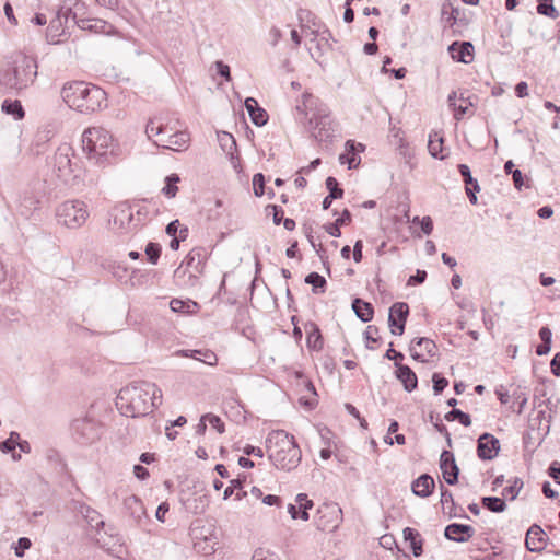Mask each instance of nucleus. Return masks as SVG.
Wrapping results in <instances>:
<instances>
[{
	"label": "nucleus",
	"mask_w": 560,
	"mask_h": 560,
	"mask_svg": "<svg viewBox=\"0 0 560 560\" xmlns=\"http://www.w3.org/2000/svg\"><path fill=\"white\" fill-rule=\"evenodd\" d=\"M162 402V390L150 382H133L121 388L116 397V407L126 417H142L151 413Z\"/></svg>",
	"instance_id": "nucleus-1"
},
{
	"label": "nucleus",
	"mask_w": 560,
	"mask_h": 560,
	"mask_svg": "<svg viewBox=\"0 0 560 560\" xmlns=\"http://www.w3.org/2000/svg\"><path fill=\"white\" fill-rule=\"evenodd\" d=\"M61 97L70 108L82 114H91L107 106L106 92L83 81L66 83L61 89Z\"/></svg>",
	"instance_id": "nucleus-2"
},
{
	"label": "nucleus",
	"mask_w": 560,
	"mask_h": 560,
	"mask_svg": "<svg viewBox=\"0 0 560 560\" xmlns=\"http://www.w3.org/2000/svg\"><path fill=\"white\" fill-rule=\"evenodd\" d=\"M269 460L276 468L290 471L298 467L302 453L293 435L284 430H273L266 439Z\"/></svg>",
	"instance_id": "nucleus-3"
},
{
	"label": "nucleus",
	"mask_w": 560,
	"mask_h": 560,
	"mask_svg": "<svg viewBox=\"0 0 560 560\" xmlns=\"http://www.w3.org/2000/svg\"><path fill=\"white\" fill-rule=\"evenodd\" d=\"M82 148L89 160L96 164H104L107 161L108 153L114 151V140L106 129L91 127L84 130L82 135Z\"/></svg>",
	"instance_id": "nucleus-4"
},
{
	"label": "nucleus",
	"mask_w": 560,
	"mask_h": 560,
	"mask_svg": "<svg viewBox=\"0 0 560 560\" xmlns=\"http://www.w3.org/2000/svg\"><path fill=\"white\" fill-rule=\"evenodd\" d=\"M37 77V62L35 58L24 54L12 56L11 67L5 72L7 84L16 91L32 85Z\"/></svg>",
	"instance_id": "nucleus-5"
},
{
	"label": "nucleus",
	"mask_w": 560,
	"mask_h": 560,
	"mask_svg": "<svg viewBox=\"0 0 560 560\" xmlns=\"http://www.w3.org/2000/svg\"><path fill=\"white\" fill-rule=\"evenodd\" d=\"M78 159L74 155L73 148L68 143L60 144L51 159L52 173L63 183L73 184L78 175L75 174Z\"/></svg>",
	"instance_id": "nucleus-6"
},
{
	"label": "nucleus",
	"mask_w": 560,
	"mask_h": 560,
	"mask_svg": "<svg viewBox=\"0 0 560 560\" xmlns=\"http://www.w3.org/2000/svg\"><path fill=\"white\" fill-rule=\"evenodd\" d=\"M84 517L88 524L92 528L96 529V541L103 548H106L108 551H114L117 546H122L121 537L118 535L116 529L113 526H106L97 511L86 508Z\"/></svg>",
	"instance_id": "nucleus-7"
},
{
	"label": "nucleus",
	"mask_w": 560,
	"mask_h": 560,
	"mask_svg": "<svg viewBox=\"0 0 560 560\" xmlns=\"http://www.w3.org/2000/svg\"><path fill=\"white\" fill-rule=\"evenodd\" d=\"M58 223L69 228L82 226L89 218L86 205L81 200H67L56 210Z\"/></svg>",
	"instance_id": "nucleus-8"
},
{
	"label": "nucleus",
	"mask_w": 560,
	"mask_h": 560,
	"mask_svg": "<svg viewBox=\"0 0 560 560\" xmlns=\"http://www.w3.org/2000/svg\"><path fill=\"white\" fill-rule=\"evenodd\" d=\"M310 129L314 130L313 136L317 141H330L337 129L325 108H318L308 120Z\"/></svg>",
	"instance_id": "nucleus-9"
},
{
	"label": "nucleus",
	"mask_w": 560,
	"mask_h": 560,
	"mask_svg": "<svg viewBox=\"0 0 560 560\" xmlns=\"http://www.w3.org/2000/svg\"><path fill=\"white\" fill-rule=\"evenodd\" d=\"M72 434L80 444H92L101 438V425L92 418L75 419L72 422Z\"/></svg>",
	"instance_id": "nucleus-10"
},
{
	"label": "nucleus",
	"mask_w": 560,
	"mask_h": 560,
	"mask_svg": "<svg viewBox=\"0 0 560 560\" xmlns=\"http://www.w3.org/2000/svg\"><path fill=\"white\" fill-rule=\"evenodd\" d=\"M180 128L178 119H173L168 115L159 114L150 118L145 126L148 139L152 140L155 136H168Z\"/></svg>",
	"instance_id": "nucleus-11"
},
{
	"label": "nucleus",
	"mask_w": 560,
	"mask_h": 560,
	"mask_svg": "<svg viewBox=\"0 0 560 560\" xmlns=\"http://www.w3.org/2000/svg\"><path fill=\"white\" fill-rule=\"evenodd\" d=\"M409 315V306L405 302H396L389 308L388 325L393 335L401 336Z\"/></svg>",
	"instance_id": "nucleus-12"
},
{
	"label": "nucleus",
	"mask_w": 560,
	"mask_h": 560,
	"mask_svg": "<svg viewBox=\"0 0 560 560\" xmlns=\"http://www.w3.org/2000/svg\"><path fill=\"white\" fill-rule=\"evenodd\" d=\"M500 451V442L490 433H482L477 441V455L482 460L493 459Z\"/></svg>",
	"instance_id": "nucleus-13"
},
{
	"label": "nucleus",
	"mask_w": 560,
	"mask_h": 560,
	"mask_svg": "<svg viewBox=\"0 0 560 560\" xmlns=\"http://www.w3.org/2000/svg\"><path fill=\"white\" fill-rule=\"evenodd\" d=\"M440 469L447 485H456L458 482L459 468L455 462L454 454L444 450L440 456Z\"/></svg>",
	"instance_id": "nucleus-14"
},
{
	"label": "nucleus",
	"mask_w": 560,
	"mask_h": 560,
	"mask_svg": "<svg viewBox=\"0 0 560 560\" xmlns=\"http://www.w3.org/2000/svg\"><path fill=\"white\" fill-rule=\"evenodd\" d=\"M474 534L475 529L472 526L459 523L448 524L444 529L445 538L456 542L468 541Z\"/></svg>",
	"instance_id": "nucleus-15"
},
{
	"label": "nucleus",
	"mask_w": 560,
	"mask_h": 560,
	"mask_svg": "<svg viewBox=\"0 0 560 560\" xmlns=\"http://www.w3.org/2000/svg\"><path fill=\"white\" fill-rule=\"evenodd\" d=\"M448 51L457 62L470 63L474 59V45L470 42H454L448 46Z\"/></svg>",
	"instance_id": "nucleus-16"
},
{
	"label": "nucleus",
	"mask_w": 560,
	"mask_h": 560,
	"mask_svg": "<svg viewBox=\"0 0 560 560\" xmlns=\"http://www.w3.org/2000/svg\"><path fill=\"white\" fill-rule=\"evenodd\" d=\"M79 7L84 8V2L81 0H66L58 9L56 16L61 19L68 25L72 21L75 25V20H80Z\"/></svg>",
	"instance_id": "nucleus-17"
},
{
	"label": "nucleus",
	"mask_w": 560,
	"mask_h": 560,
	"mask_svg": "<svg viewBox=\"0 0 560 560\" xmlns=\"http://www.w3.org/2000/svg\"><path fill=\"white\" fill-rule=\"evenodd\" d=\"M395 366V375L401 382L404 389L408 393L413 392L418 386V377L416 373L411 370L410 366L399 362H396Z\"/></svg>",
	"instance_id": "nucleus-18"
},
{
	"label": "nucleus",
	"mask_w": 560,
	"mask_h": 560,
	"mask_svg": "<svg viewBox=\"0 0 560 560\" xmlns=\"http://www.w3.org/2000/svg\"><path fill=\"white\" fill-rule=\"evenodd\" d=\"M126 513L137 523L141 524L147 518V512L142 501L137 495H129L124 500Z\"/></svg>",
	"instance_id": "nucleus-19"
},
{
	"label": "nucleus",
	"mask_w": 560,
	"mask_h": 560,
	"mask_svg": "<svg viewBox=\"0 0 560 560\" xmlns=\"http://www.w3.org/2000/svg\"><path fill=\"white\" fill-rule=\"evenodd\" d=\"M545 532L536 524L532 525L526 534V548L532 552H537L544 549Z\"/></svg>",
	"instance_id": "nucleus-20"
},
{
	"label": "nucleus",
	"mask_w": 560,
	"mask_h": 560,
	"mask_svg": "<svg viewBox=\"0 0 560 560\" xmlns=\"http://www.w3.org/2000/svg\"><path fill=\"white\" fill-rule=\"evenodd\" d=\"M75 25L83 30L96 34H108L112 30V25L102 19H84L75 20Z\"/></svg>",
	"instance_id": "nucleus-21"
},
{
	"label": "nucleus",
	"mask_w": 560,
	"mask_h": 560,
	"mask_svg": "<svg viewBox=\"0 0 560 560\" xmlns=\"http://www.w3.org/2000/svg\"><path fill=\"white\" fill-rule=\"evenodd\" d=\"M167 144H162L163 149L173 151L186 150L190 142V135L186 130H176L174 133L167 136Z\"/></svg>",
	"instance_id": "nucleus-22"
},
{
	"label": "nucleus",
	"mask_w": 560,
	"mask_h": 560,
	"mask_svg": "<svg viewBox=\"0 0 560 560\" xmlns=\"http://www.w3.org/2000/svg\"><path fill=\"white\" fill-rule=\"evenodd\" d=\"M434 486V479L429 474H422L412 482L411 490L417 497L428 498L432 494Z\"/></svg>",
	"instance_id": "nucleus-23"
},
{
	"label": "nucleus",
	"mask_w": 560,
	"mask_h": 560,
	"mask_svg": "<svg viewBox=\"0 0 560 560\" xmlns=\"http://www.w3.org/2000/svg\"><path fill=\"white\" fill-rule=\"evenodd\" d=\"M244 104L254 125L262 127L267 124L268 114L262 107L258 105L255 98L247 97Z\"/></svg>",
	"instance_id": "nucleus-24"
},
{
	"label": "nucleus",
	"mask_w": 560,
	"mask_h": 560,
	"mask_svg": "<svg viewBox=\"0 0 560 560\" xmlns=\"http://www.w3.org/2000/svg\"><path fill=\"white\" fill-rule=\"evenodd\" d=\"M306 331V345L308 349L319 351L323 349L324 341L320 329L314 322H307L304 326Z\"/></svg>",
	"instance_id": "nucleus-25"
},
{
	"label": "nucleus",
	"mask_w": 560,
	"mask_h": 560,
	"mask_svg": "<svg viewBox=\"0 0 560 560\" xmlns=\"http://www.w3.org/2000/svg\"><path fill=\"white\" fill-rule=\"evenodd\" d=\"M364 145L362 143H357L354 140H348L346 142V150L351 153L349 154H340L339 162L341 164H348L349 170L355 168L360 163V159H357L355 153L364 151Z\"/></svg>",
	"instance_id": "nucleus-26"
},
{
	"label": "nucleus",
	"mask_w": 560,
	"mask_h": 560,
	"mask_svg": "<svg viewBox=\"0 0 560 560\" xmlns=\"http://www.w3.org/2000/svg\"><path fill=\"white\" fill-rule=\"evenodd\" d=\"M352 310L357 317L363 323H369L373 319L374 308L373 305L360 298H355L352 301Z\"/></svg>",
	"instance_id": "nucleus-27"
},
{
	"label": "nucleus",
	"mask_w": 560,
	"mask_h": 560,
	"mask_svg": "<svg viewBox=\"0 0 560 560\" xmlns=\"http://www.w3.org/2000/svg\"><path fill=\"white\" fill-rule=\"evenodd\" d=\"M404 539L409 542V547L415 557H420L423 552V540L420 533L411 527H406L402 532Z\"/></svg>",
	"instance_id": "nucleus-28"
},
{
	"label": "nucleus",
	"mask_w": 560,
	"mask_h": 560,
	"mask_svg": "<svg viewBox=\"0 0 560 560\" xmlns=\"http://www.w3.org/2000/svg\"><path fill=\"white\" fill-rule=\"evenodd\" d=\"M67 28L68 25L65 24L61 19L56 16L50 21L47 27V40L51 44H58L60 42L59 38L66 34Z\"/></svg>",
	"instance_id": "nucleus-29"
},
{
	"label": "nucleus",
	"mask_w": 560,
	"mask_h": 560,
	"mask_svg": "<svg viewBox=\"0 0 560 560\" xmlns=\"http://www.w3.org/2000/svg\"><path fill=\"white\" fill-rule=\"evenodd\" d=\"M1 109L4 114L12 116L15 120H21L25 116V110L19 100H4L2 102Z\"/></svg>",
	"instance_id": "nucleus-30"
},
{
	"label": "nucleus",
	"mask_w": 560,
	"mask_h": 560,
	"mask_svg": "<svg viewBox=\"0 0 560 560\" xmlns=\"http://www.w3.org/2000/svg\"><path fill=\"white\" fill-rule=\"evenodd\" d=\"M298 16L301 23H303V25L313 28L314 35H317L319 33L323 23L313 12L306 9H300L298 12Z\"/></svg>",
	"instance_id": "nucleus-31"
},
{
	"label": "nucleus",
	"mask_w": 560,
	"mask_h": 560,
	"mask_svg": "<svg viewBox=\"0 0 560 560\" xmlns=\"http://www.w3.org/2000/svg\"><path fill=\"white\" fill-rule=\"evenodd\" d=\"M443 142V137L439 132L434 131L430 133L428 149L433 158L444 160L445 156L442 155Z\"/></svg>",
	"instance_id": "nucleus-32"
},
{
	"label": "nucleus",
	"mask_w": 560,
	"mask_h": 560,
	"mask_svg": "<svg viewBox=\"0 0 560 560\" xmlns=\"http://www.w3.org/2000/svg\"><path fill=\"white\" fill-rule=\"evenodd\" d=\"M482 506L493 513H502L506 509V503L499 497H483L481 499Z\"/></svg>",
	"instance_id": "nucleus-33"
},
{
	"label": "nucleus",
	"mask_w": 560,
	"mask_h": 560,
	"mask_svg": "<svg viewBox=\"0 0 560 560\" xmlns=\"http://www.w3.org/2000/svg\"><path fill=\"white\" fill-rule=\"evenodd\" d=\"M295 502L298 503V512L300 513V518L307 521L310 518L308 510L314 506L313 501L307 498V494L299 493L295 498Z\"/></svg>",
	"instance_id": "nucleus-34"
},
{
	"label": "nucleus",
	"mask_w": 560,
	"mask_h": 560,
	"mask_svg": "<svg viewBox=\"0 0 560 560\" xmlns=\"http://www.w3.org/2000/svg\"><path fill=\"white\" fill-rule=\"evenodd\" d=\"M198 259H197V264L194 266V262H195V255L192 253H189L186 258L184 259L183 264L175 270L174 272V278L175 279H179L182 278L183 276H185L186 273V269H183V266L186 265V268H190V267H194V269L196 271H201L200 267H201V260H200V255L198 254Z\"/></svg>",
	"instance_id": "nucleus-35"
},
{
	"label": "nucleus",
	"mask_w": 560,
	"mask_h": 560,
	"mask_svg": "<svg viewBox=\"0 0 560 560\" xmlns=\"http://www.w3.org/2000/svg\"><path fill=\"white\" fill-rule=\"evenodd\" d=\"M170 307L175 313H192L198 307V304L191 300L173 299L170 302Z\"/></svg>",
	"instance_id": "nucleus-36"
},
{
	"label": "nucleus",
	"mask_w": 560,
	"mask_h": 560,
	"mask_svg": "<svg viewBox=\"0 0 560 560\" xmlns=\"http://www.w3.org/2000/svg\"><path fill=\"white\" fill-rule=\"evenodd\" d=\"M218 141L224 152L228 154H233L234 150H236V141L234 137L226 132L222 131L218 133Z\"/></svg>",
	"instance_id": "nucleus-37"
},
{
	"label": "nucleus",
	"mask_w": 560,
	"mask_h": 560,
	"mask_svg": "<svg viewBox=\"0 0 560 560\" xmlns=\"http://www.w3.org/2000/svg\"><path fill=\"white\" fill-rule=\"evenodd\" d=\"M180 180L179 176L175 173L165 177V186L162 189V192L167 198H174L178 191L177 183Z\"/></svg>",
	"instance_id": "nucleus-38"
},
{
	"label": "nucleus",
	"mask_w": 560,
	"mask_h": 560,
	"mask_svg": "<svg viewBox=\"0 0 560 560\" xmlns=\"http://www.w3.org/2000/svg\"><path fill=\"white\" fill-rule=\"evenodd\" d=\"M537 12L540 15H545L550 19H557L559 16L558 10L553 5V0H537Z\"/></svg>",
	"instance_id": "nucleus-39"
},
{
	"label": "nucleus",
	"mask_w": 560,
	"mask_h": 560,
	"mask_svg": "<svg viewBox=\"0 0 560 560\" xmlns=\"http://www.w3.org/2000/svg\"><path fill=\"white\" fill-rule=\"evenodd\" d=\"M304 281H305V283L311 284L313 287V292L314 293H317L318 290H319V292H324L325 291L326 280L318 272H315V271L310 272L305 277Z\"/></svg>",
	"instance_id": "nucleus-40"
},
{
	"label": "nucleus",
	"mask_w": 560,
	"mask_h": 560,
	"mask_svg": "<svg viewBox=\"0 0 560 560\" xmlns=\"http://www.w3.org/2000/svg\"><path fill=\"white\" fill-rule=\"evenodd\" d=\"M412 343H415V346L420 347L421 350L424 351L430 357H434L438 353V347H436L435 342L429 338H425V337L415 338L412 340Z\"/></svg>",
	"instance_id": "nucleus-41"
},
{
	"label": "nucleus",
	"mask_w": 560,
	"mask_h": 560,
	"mask_svg": "<svg viewBox=\"0 0 560 560\" xmlns=\"http://www.w3.org/2000/svg\"><path fill=\"white\" fill-rule=\"evenodd\" d=\"M445 419L447 421L458 420L459 423L464 427H469L471 424L470 416L457 408H453L451 411H448L445 415Z\"/></svg>",
	"instance_id": "nucleus-42"
},
{
	"label": "nucleus",
	"mask_w": 560,
	"mask_h": 560,
	"mask_svg": "<svg viewBox=\"0 0 560 560\" xmlns=\"http://www.w3.org/2000/svg\"><path fill=\"white\" fill-rule=\"evenodd\" d=\"M441 15H442V20L446 24H448L450 26H453L458 19L459 10L457 8H453L451 4H448V5L444 4L442 7Z\"/></svg>",
	"instance_id": "nucleus-43"
},
{
	"label": "nucleus",
	"mask_w": 560,
	"mask_h": 560,
	"mask_svg": "<svg viewBox=\"0 0 560 560\" xmlns=\"http://www.w3.org/2000/svg\"><path fill=\"white\" fill-rule=\"evenodd\" d=\"M325 185L329 191V194H328L329 198H337V199L342 198L343 189L339 187V183L335 177H332V176L327 177Z\"/></svg>",
	"instance_id": "nucleus-44"
},
{
	"label": "nucleus",
	"mask_w": 560,
	"mask_h": 560,
	"mask_svg": "<svg viewBox=\"0 0 560 560\" xmlns=\"http://www.w3.org/2000/svg\"><path fill=\"white\" fill-rule=\"evenodd\" d=\"M523 488V481L522 479L515 477L513 480V483L505 487L502 491L503 497H509L510 500L516 499L518 495L520 490Z\"/></svg>",
	"instance_id": "nucleus-45"
},
{
	"label": "nucleus",
	"mask_w": 560,
	"mask_h": 560,
	"mask_svg": "<svg viewBox=\"0 0 560 560\" xmlns=\"http://www.w3.org/2000/svg\"><path fill=\"white\" fill-rule=\"evenodd\" d=\"M145 255L148 256V260L155 265L161 256V246L158 243L150 242L145 246Z\"/></svg>",
	"instance_id": "nucleus-46"
},
{
	"label": "nucleus",
	"mask_w": 560,
	"mask_h": 560,
	"mask_svg": "<svg viewBox=\"0 0 560 560\" xmlns=\"http://www.w3.org/2000/svg\"><path fill=\"white\" fill-rule=\"evenodd\" d=\"M459 174L463 177V180L465 183V187L479 185L478 180L472 177L470 168L466 164H458L457 166Z\"/></svg>",
	"instance_id": "nucleus-47"
},
{
	"label": "nucleus",
	"mask_w": 560,
	"mask_h": 560,
	"mask_svg": "<svg viewBox=\"0 0 560 560\" xmlns=\"http://www.w3.org/2000/svg\"><path fill=\"white\" fill-rule=\"evenodd\" d=\"M245 480H246V476H244V475L240 476L236 479L231 480L230 486L228 488H225V490L223 492V499L228 500L234 493L235 489L242 490Z\"/></svg>",
	"instance_id": "nucleus-48"
},
{
	"label": "nucleus",
	"mask_w": 560,
	"mask_h": 560,
	"mask_svg": "<svg viewBox=\"0 0 560 560\" xmlns=\"http://www.w3.org/2000/svg\"><path fill=\"white\" fill-rule=\"evenodd\" d=\"M32 547V541L27 537H21L18 539V541L14 544V553L16 557L22 558L24 557V553L26 550H28Z\"/></svg>",
	"instance_id": "nucleus-49"
},
{
	"label": "nucleus",
	"mask_w": 560,
	"mask_h": 560,
	"mask_svg": "<svg viewBox=\"0 0 560 560\" xmlns=\"http://www.w3.org/2000/svg\"><path fill=\"white\" fill-rule=\"evenodd\" d=\"M265 176L261 173H257L253 177L254 194L257 197H261L265 194Z\"/></svg>",
	"instance_id": "nucleus-50"
},
{
	"label": "nucleus",
	"mask_w": 560,
	"mask_h": 560,
	"mask_svg": "<svg viewBox=\"0 0 560 560\" xmlns=\"http://www.w3.org/2000/svg\"><path fill=\"white\" fill-rule=\"evenodd\" d=\"M203 420H207L209 424L215 429L219 433H223L225 430L224 423L221 420L219 416H215L213 413H206L203 415Z\"/></svg>",
	"instance_id": "nucleus-51"
},
{
	"label": "nucleus",
	"mask_w": 560,
	"mask_h": 560,
	"mask_svg": "<svg viewBox=\"0 0 560 560\" xmlns=\"http://www.w3.org/2000/svg\"><path fill=\"white\" fill-rule=\"evenodd\" d=\"M432 382H433V392L435 395L441 394L444 388L448 385V381L443 377L440 373H434L432 375Z\"/></svg>",
	"instance_id": "nucleus-52"
},
{
	"label": "nucleus",
	"mask_w": 560,
	"mask_h": 560,
	"mask_svg": "<svg viewBox=\"0 0 560 560\" xmlns=\"http://www.w3.org/2000/svg\"><path fill=\"white\" fill-rule=\"evenodd\" d=\"M512 397L514 398L515 402L517 404L516 412L518 415H521L523 412L524 408L526 407L527 397L521 388L515 389L512 394Z\"/></svg>",
	"instance_id": "nucleus-53"
},
{
	"label": "nucleus",
	"mask_w": 560,
	"mask_h": 560,
	"mask_svg": "<svg viewBox=\"0 0 560 560\" xmlns=\"http://www.w3.org/2000/svg\"><path fill=\"white\" fill-rule=\"evenodd\" d=\"M36 201L33 197H25L24 203L20 205V213L21 215L28 217L32 213V210L36 208Z\"/></svg>",
	"instance_id": "nucleus-54"
},
{
	"label": "nucleus",
	"mask_w": 560,
	"mask_h": 560,
	"mask_svg": "<svg viewBox=\"0 0 560 560\" xmlns=\"http://www.w3.org/2000/svg\"><path fill=\"white\" fill-rule=\"evenodd\" d=\"M378 334V328L376 326L370 325L366 327L364 331V336L368 342H377L380 340L376 335ZM366 348L373 350L374 348L366 343Z\"/></svg>",
	"instance_id": "nucleus-55"
},
{
	"label": "nucleus",
	"mask_w": 560,
	"mask_h": 560,
	"mask_svg": "<svg viewBox=\"0 0 560 560\" xmlns=\"http://www.w3.org/2000/svg\"><path fill=\"white\" fill-rule=\"evenodd\" d=\"M315 102V98L313 95L311 94H303V101H302V104H298L296 105V110L304 115L306 117L307 115V108L313 105V103Z\"/></svg>",
	"instance_id": "nucleus-56"
},
{
	"label": "nucleus",
	"mask_w": 560,
	"mask_h": 560,
	"mask_svg": "<svg viewBox=\"0 0 560 560\" xmlns=\"http://www.w3.org/2000/svg\"><path fill=\"white\" fill-rule=\"evenodd\" d=\"M413 222L420 223L421 230L425 235H430L432 233L433 221L430 217H423L421 220L419 217H415Z\"/></svg>",
	"instance_id": "nucleus-57"
},
{
	"label": "nucleus",
	"mask_w": 560,
	"mask_h": 560,
	"mask_svg": "<svg viewBox=\"0 0 560 560\" xmlns=\"http://www.w3.org/2000/svg\"><path fill=\"white\" fill-rule=\"evenodd\" d=\"M459 100L463 102V104L455 107L456 113L454 115L457 120L462 119L463 116L468 112V107L472 105L471 102H467L463 94L460 95Z\"/></svg>",
	"instance_id": "nucleus-58"
},
{
	"label": "nucleus",
	"mask_w": 560,
	"mask_h": 560,
	"mask_svg": "<svg viewBox=\"0 0 560 560\" xmlns=\"http://www.w3.org/2000/svg\"><path fill=\"white\" fill-rule=\"evenodd\" d=\"M440 490H441V503L443 505V510L445 511V504H447V503L452 504V506H455V502H454L452 492L447 488H445L442 483L440 486Z\"/></svg>",
	"instance_id": "nucleus-59"
},
{
	"label": "nucleus",
	"mask_w": 560,
	"mask_h": 560,
	"mask_svg": "<svg viewBox=\"0 0 560 560\" xmlns=\"http://www.w3.org/2000/svg\"><path fill=\"white\" fill-rule=\"evenodd\" d=\"M427 271L425 270H417L416 275H412L409 277L408 281H407V284L408 285H417V284H421L425 281L427 279Z\"/></svg>",
	"instance_id": "nucleus-60"
},
{
	"label": "nucleus",
	"mask_w": 560,
	"mask_h": 560,
	"mask_svg": "<svg viewBox=\"0 0 560 560\" xmlns=\"http://www.w3.org/2000/svg\"><path fill=\"white\" fill-rule=\"evenodd\" d=\"M267 209L272 210V221L276 225H279L283 221V209L277 205H269Z\"/></svg>",
	"instance_id": "nucleus-61"
},
{
	"label": "nucleus",
	"mask_w": 560,
	"mask_h": 560,
	"mask_svg": "<svg viewBox=\"0 0 560 560\" xmlns=\"http://www.w3.org/2000/svg\"><path fill=\"white\" fill-rule=\"evenodd\" d=\"M218 74L224 78L226 81L231 80L230 67L225 65L223 61L215 62Z\"/></svg>",
	"instance_id": "nucleus-62"
},
{
	"label": "nucleus",
	"mask_w": 560,
	"mask_h": 560,
	"mask_svg": "<svg viewBox=\"0 0 560 560\" xmlns=\"http://www.w3.org/2000/svg\"><path fill=\"white\" fill-rule=\"evenodd\" d=\"M549 476L560 485V463L553 462L548 469Z\"/></svg>",
	"instance_id": "nucleus-63"
},
{
	"label": "nucleus",
	"mask_w": 560,
	"mask_h": 560,
	"mask_svg": "<svg viewBox=\"0 0 560 560\" xmlns=\"http://www.w3.org/2000/svg\"><path fill=\"white\" fill-rule=\"evenodd\" d=\"M551 372L555 376H560V352L556 353L550 363Z\"/></svg>",
	"instance_id": "nucleus-64"
}]
</instances>
